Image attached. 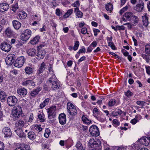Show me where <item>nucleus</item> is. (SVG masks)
Here are the masks:
<instances>
[{
	"label": "nucleus",
	"mask_w": 150,
	"mask_h": 150,
	"mask_svg": "<svg viewBox=\"0 0 150 150\" xmlns=\"http://www.w3.org/2000/svg\"><path fill=\"white\" fill-rule=\"evenodd\" d=\"M67 112L69 115L72 117L76 115L77 110L74 105L71 103L68 102L67 104Z\"/></svg>",
	"instance_id": "obj_1"
},
{
	"label": "nucleus",
	"mask_w": 150,
	"mask_h": 150,
	"mask_svg": "<svg viewBox=\"0 0 150 150\" xmlns=\"http://www.w3.org/2000/svg\"><path fill=\"white\" fill-rule=\"evenodd\" d=\"M32 34L31 31L29 29L24 30L21 35V38L22 40L26 41L30 37Z\"/></svg>",
	"instance_id": "obj_2"
},
{
	"label": "nucleus",
	"mask_w": 150,
	"mask_h": 150,
	"mask_svg": "<svg viewBox=\"0 0 150 150\" xmlns=\"http://www.w3.org/2000/svg\"><path fill=\"white\" fill-rule=\"evenodd\" d=\"M22 109L20 106H16L14 107L12 111L13 116L16 118H18L21 113Z\"/></svg>",
	"instance_id": "obj_3"
},
{
	"label": "nucleus",
	"mask_w": 150,
	"mask_h": 150,
	"mask_svg": "<svg viewBox=\"0 0 150 150\" xmlns=\"http://www.w3.org/2000/svg\"><path fill=\"white\" fill-rule=\"evenodd\" d=\"M18 99L14 96H8L7 98V102L8 105L10 106H13L17 103Z\"/></svg>",
	"instance_id": "obj_4"
},
{
	"label": "nucleus",
	"mask_w": 150,
	"mask_h": 150,
	"mask_svg": "<svg viewBox=\"0 0 150 150\" xmlns=\"http://www.w3.org/2000/svg\"><path fill=\"white\" fill-rule=\"evenodd\" d=\"M25 61V57H19L16 60L14 63V66L16 67L20 68L23 65Z\"/></svg>",
	"instance_id": "obj_5"
},
{
	"label": "nucleus",
	"mask_w": 150,
	"mask_h": 150,
	"mask_svg": "<svg viewBox=\"0 0 150 150\" xmlns=\"http://www.w3.org/2000/svg\"><path fill=\"white\" fill-rule=\"evenodd\" d=\"M101 142L100 140H94L93 139L91 138L88 143V145L91 148H95L97 147V146L100 145Z\"/></svg>",
	"instance_id": "obj_6"
},
{
	"label": "nucleus",
	"mask_w": 150,
	"mask_h": 150,
	"mask_svg": "<svg viewBox=\"0 0 150 150\" xmlns=\"http://www.w3.org/2000/svg\"><path fill=\"white\" fill-rule=\"evenodd\" d=\"M89 132L91 135L93 136H98L99 134L98 128L96 125H93L90 128Z\"/></svg>",
	"instance_id": "obj_7"
},
{
	"label": "nucleus",
	"mask_w": 150,
	"mask_h": 150,
	"mask_svg": "<svg viewBox=\"0 0 150 150\" xmlns=\"http://www.w3.org/2000/svg\"><path fill=\"white\" fill-rule=\"evenodd\" d=\"M15 59V56L14 54H8L5 59L6 64L8 65H11L14 62Z\"/></svg>",
	"instance_id": "obj_8"
},
{
	"label": "nucleus",
	"mask_w": 150,
	"mask_h": 150,
	"mask_svg": "<svg viewBox=\"0 0 150 150\" xmlns=\"http://www.w3.org/2000/svg\"><path fill=\"white\" fill-rule=\"evenodd\" d=\"M12 46L6 42H4L1 45V49L5 52H8L11 49Z\"/></svg>",
	"instance_id": "obj_9"
},
{
	"label": "nucleus",
	"mask_w": 150,
	"mask_h": 150,
	"mask_svg": "<svg viewBox=\"0 0 150 150\" xmlns=\"http://www.w3.org/2000/svg\"><path fill=\"white\" fill-rule=\"evenodd\" d=\"M56 107V106H52L47 109V112L48 113V118L52 116L54 117L55 115Z\"/></svg>",
	"instance_id": "obj_10"
},
{
	"label": "nucleus",
	"mask_w": 150,
	"mask_h": 150,
	"mask_svg": "<svg viewBox=\"0 0 150 150\" xmlns=\"http://www.w3.org/2000/svg\"><path fill=\"white\" fill-rule=\"evenodd\" d=\"M46 54V51L45 50H38L36 58L38 59H42L44 58Z\"/></svg>",
	"instance_id": "obj_11"
},
{
	"label": "nucleus",
	"mask_w": 150,
	"mask_h": 150,
	"mask_svg": "<svg viewBox=\"0 0 150 150\" xmlns=\"http://www.w3.org/2000/svg\"><path fill=\"white\" fill-rule=\"evenodd\" d=\"M17 93L21 96L24 97L27 93V89L24 88H19L17 89Z\"/></svg>",
	"instance_id": "obj_12"
},
{
	"label": "nucleus",
	"mask_w": 150,
	"mask_h": 150,
	"mask_svg": "<svg viewBox=\"0 0 150 150\" xmlns=\"http://www.w3.org/2000/svg\"><path fill=\"white\" fill-rule=\"evenodd\" d=\"M144 8V3L143 2H141L140 3L138 4L135 6L133 7V9L138 12H141Z\"/></svg>",
	"instance_id": "obj_13"
},
{
	"label": "nucleus",
	"mask_w": 150,
	"mask_h": 150,
	"mask_svg": "<svg viewBox=\"0 0 150 150\" xmlns=\"http://www.w3.org/2000/svg\"><path fill=\"white\" fill-rule=\"evenodd\" d=\"M2 132L5 135V137H10L12 134L10 128L8 127H5L3 129Z\"/></svg>",
	"instance_id": "obj_14"
},
{
	"label": "nucleus",
	"mask_w": 150,
	"mask_h": 150,
	"mask_svg": "<svg viewBox=\"0 0 150 150\" xmlns=\"http://www.w3.org/2000/svg\"><path fill=\"white\" fill-rule=\"evenodd\" d=\"M9 8V5L6 3H0V12H3L7 11Z\"/></svg>",
	"instance_id": "obj_15"
},
{
	"label": "nucleus",
	"mask_w": 150,
	"mask_h": 150,
	"mask_svg": "<svg viewBox=\"0 0 150 150\" xmlns=\"http://www.w3.org/2000/svg\"><path fill=\"white\" fill-rule=\"evenodd\" d=\"M59 123L62 125L64 124L66 121V115L64 113H61L59 115Z\"/></svg>",
	"instance_id": "obj_16"
},
{
	"label": "nucleus",
	"mask_w": 150,
	"mask_h": 150,
	"mask_svg": "<svg viewBox=\"0 0 150 150\" xmlns=\"http://www.w3.org/2000/svg\"><path fill=\"white\" fill-rule=\"evenodd\" d=\"M42 88L41 87H38L36 89L32 91L30 93V95L33 97H35L38 95L39 92L42 90Z\"/></svg>",
	"instance_id": "obj_17"
},
{
	"label": "nucleus",
	"mask_w": 150,
	"mask_h": 150,
	"mask_svg": "<svg viewBox=\"0 0 150 150\" xmlns=\"http://www.w3.org/2000/svg\"><path fill=\"white\" fill-rule=\"evenodd\" d=\"M27 16V13L24 11H21L18 14L17 18L20 20L25 19Z\"/></svg>",
	"instance_id": "obj_18"
},
{
	"label": "nucleus",
	"mask_w": 150,
	"mask_h": 150,
	"mask_svg": "<svg viewBox=\"0 0 150 150\" xmlns=\"http://www.w3.org/2000/svg\"><path fill=\"white\" fill-rule=\"evenodd\" d=\"M139 21V18L137 16L132 15V26L136 25Z\"/></svg>",
	"instance_id": "obj_19"
},
{
	"label": "nucleus",
	"mask_w": 150,
	"mask_h": 150,
	"mask_svg": "<svg viewBox=\"0 0 150 150\" xmlns=\"http://www.w3.org/2000/svg\"><path fill=\"white\" fill-rule=\"evenodd\" d=\"M142 24L145 27L148 26L149 24L148 17L147 13H145L144 16H142Z\"/></svg>",
	"instance_id": "obj_20"
},
{
	"label": "nucleus",
	"mask_w": 150,
	"mask_h": 150,
	"mask_svg": "<svg viewBox=\"0 0 150 150\" xmlns=\"http://www.w3.org/2000/svg\"><path fill=\"white\" fill-rule=\"evenodd\" d=\"M12 23L14 28L16 30H18L21 26V23L17 21L14 20Z\"/></svg>",
	"instance_id": "obj_21"
},
{
	"label": "nucleus",
	"mask_w": 150,
	"mask_h": 150,
	"mask_svg": "<svg viewBox=\"0 0 150 150\" xmlns=\"http://www.w3.org/2000/svg\"><path fill=\"white\" fill-rule=\"evenodd\" d=\"M15 131L20 137L23 138L26 137V135L24 133L22 130L21 129H18L17 130H15Z\"/></svg>",
	"instance_id": "obj_22"
},
{
	"label": "nucleus",
	"mask_w": 150,
	"mask_h": 150,
	"mask_svg": "<svg viewBox=\"0 0 150 150\" xmlns=\"http://www.w3.org/2000/svg\"><path fill=\"white\" fill-rule=\"evenodd\" d=\"M60 87V85L58 81H56L53 82L52 88V90L54 91H56L58 90Z\"/></svg>",
	"instance_id": "obj_23"
},
{
	"label": "nucleus",
	"mask_w": 150,
	"mask_h": 150,
	"mask_svg": "<svg viewBox=\"0 0 150 150\" xmlns=\"http://www.w3.org/2000/svg\"><path fill=\"white\" fill-rule=\"evenodd\" d=\"M45 64L43 62L41 64L39 69L37 71V74L39 75L42 73L43 71L45 69Z\"/></svg>",
	"instance_id": "obj_24"
},
{
	"label": "nucleus",
	"mask_w": 150,
	"mask_h": 150,
	"mask_svg": "<svg viewBox=\"0 0 150 150\" xmlns=\"http://www.w3.org/2000/svg\"><path fill=\"white\" fill-rule=\"evenodd\" d=\"M36 51L34 48H31L27 51V53L29 55L33 56L36 54Z\"/></svg>",
	"instance_id": "obj_25"
},
{
	"label": "nucleus",
	"mask_w": 150,
	"mask_h": 150,
	"mask_svg": "<svg viewBox=\"0 0 150 150\" xmlns=\"http://www.w3.org/2000/svg\"><path fill=\"white\" fill-rule=\"evenodd\" d=\"M5 33L8 36H10L13 34V32L11 28L8 27L6 29Z\"/></svg>",
	"instance_id": "obj_26"
},
{
	"label": "nucleus",
	"mask_w": 150,
	"mask_h": 150,
	"mask_svg": "<svg viewBox=\"0 0 150 150\" xmlns=\"http://www.w3.org/2000/svg\"><path fill=\"white\" fill-rule=\"evenodd\" d=\"M105 7L107 11L110 12H111L113 9V5L110 3H109L105 5Z\"/></svg>",
	"instance_id": "obj_27"
},
{
	"label": "nucleus",
	"mask_w": 150,
	"mask_h": 150,
	"mask_svg": "<svg viewBox=\"0 0 150 150\" xmlns=\"http://www.w3.org/2000/svg\"><path fill=\"white\" fill-rule=\"evenodd\" d=\"M28 137L30 139L33 140L35 138L36 135L34 132L33 131L29 132L28 134Z\"/></svg>",
	"instance_id": "obj_28"
},
{
	"label": "nucleus",
	"mask_w": 150,
	"mask_h": 150,
	"mask_svg": "<svg viewBox=\"0 0 150 150\" xmlns=\"http://www.w3.org/2000/svg\"><path fill=\"white\" fill-rule=\"evenodd\" d=\"M40 36L37 35L31 40L30 42L32 45L35 44L38 42Z\"/></svg>",
	"instance_id": "obj_29"
},
{
	"label": "nucleus",
	"mask_w": 150,
	"mask_h": 150,
	"mask_svg": "<svg viewBox=\"0 0 150 150\" xmlns=\"http://www.w3.org/2000/svg\"><path fill=\"white\" fill-rule=\"evenodd\" d=\"M82 120L84 123L87 124H89L91 122V120L88 119L85 115H83Z\"/></svg>",
	"instance_id": "obj_30"
},
{
	"label": "nucleus",
	"mask_w": 150,
	"mask_h": 150,
	"mask_svg": "<svg viewBox=\"0 0 150 150\" xmlns=\"http://www.w3.org/2000/svg\"><path fill=\"white\" fill-rule=\"evenodd\" d=\"M76 146L78 150H85V148L83 147L79 141L77 142Z\"/></svg>",
	"instance_id": "obj_31"
},
{
	"label": "nucleus",
	"mask_w": 150,
	"mask_h": 150,
	"mask_svg": "<svg viewBox=\"0 0 150 150\" xmlns=\"http://www.w3.org/2000/svg\"><path fill=\"white\" fill-rule=\"evenodd\" d=\"M99 114V111L96 108H94L93 110V115L94 117H96L97 119L99 120L98 117Z\"/></svg>",
	"instance_id": "obj_32"
},
{
	"label": "nucleus",
	"mask_w": 150,
	"mask_h": 150,
	"mask_svg": "<svg viewBox=\"0 0 150 150\" xmlns=\"http://www.w3.org/2000/svg\"><path fill=\"white\" fill-rule=\"evenodd\" d=\"M73 11V10L72 9H69L64 15L63 17L64 18H67L72 13Z\"/></svg>",
	"instance_id": "obj_33"
},
{
	"label": "nucleus",
	"mask_w": 150,
	"mask_h": 150,
	"mask_svg": "<svg viewBox=\"0 0 150 150\" xmlns=\"http://www.w3.org/2000/svg\"><path fill=\"white\" fill-rule=\"evenodd\" d=\"M6 94L4 91H1L0 92V98L2 102L6 98Z\"/></svg>",
	"instance_id": "obj_34"
},
{
	"label": "nucleus",
	"mask_w": 150,
	"mask_h": 150,
	"mask_svg": "<svg viewBox=\"0 0 150 150\" xmlns=\"http://www.w3.org/2000/svg\"><path fill=\"white\" fill-rule=\"evenodd\" d=\"M25 71L26 74H30L33 72V69L30 67H26L25 69Z\"/></svg>",
	"instance_id": "obj_35"
},
{
	"label": "nucleus",
	"mask_w": 150,
	"mask_h": 150,
	"mask_svg": "<svg viewBox=\"0 0 150 150\" xmlns=\"http://www.w3.org/2000/svg\"><path fill=\"white\" fill-rule=\"evenodd\" d=\"M149 56V55H148L144 54H141L142 57L147 63L149 62L150 61V59Z\"/></svg>",
	"instance_id": "obj_36"
},
{
	"label": "nucleus",
	"mask_w": 150,
	"mask_h": 150,
	"mask_svg": "<svg viewBox=\"0 0 150 150\" xmlns=\"http://www.w3.org/2000/svg\"><path fill=\"white\" fill-rule=\"evenodd\" d=\"M145 50L146 53L148 55L150 56V45L147 44L145 46Z\"/></svg>",
	"instance_id": "obj_37"
},
{
	"label": "nucleus",
	"mask_w": 150,
	"mask_h": 150,
	"mask_svg": "<svg viewBox=\"0 0 150 150\" xmlns=\"http://www.w3.org/2000/svg\"><path fill=\"white\" fill-rule=\"evenodd\" d=\"M125 98L128 99L130 98L131 96V92L130 90H127L126 92H125Z\"/></svg>",
	"instance_id": "obj_38"
},
{
	"label": "nucleus",
	"mask_w": 150,
	"mask_h": 150,
	"mask_svg": "<svg viewBox=\"0 0 150 150\" xmlns=\"http://www.w3.org/2000/svg\"><path fill=\"white\" fill-rule=\"evenodd\" d=\"M136 103L138 105L142 107L145 106L147 104L145 102L139 100L137 101Z\"/></svg>",
	"instance_id": "obj_39"
},
{
	"label": "nucleus",
	"mask_w": 150,
	"mask_h": 150,
	"mask_svg": "<svg viewBox=\"0 0 150 150\" xmlns=\"http://www.w3.org/2000/svg\"><path fill=\"white\" fill-rule=\"evenodd\" d=\"M124 16L126 18L127 20H130L131 18V13L130 12H127L124 14Z\"/></svg>",
	"instance_id": "obj_40"
},
{
	"label": "nucleus",
	"mask_w": 150,
	"mask_h": 150,
	"mask_svg": "<svg viewBox=\"0 0 150 150\" xmlns=\"http://www.w3.org/2000/svg\"><path fill=\"white\" fill-rule=\"evenodd\" d=\"M116 101L115 99H111L108 102L109 106L110 107L113 106L116 104Z\"/></svg>",
	"instance_id": "obj_41"
},
{
	"label": "nucleus",
	"mask_w": 150,
	"mask_h": 150,
	"mask_svg": "<svg viewBox=\"0 0 150 150\" xmlns=\"http://www.w3.org/2000/svg\"><path fill=\"white\" fill-rule=\"evenodd\" d=\"M50 134V131L49 129L47 128L45 130V133L44 134V136L46 138H47L49 137Z\"/></svg>",
	"instance_id": "obj_42"
},
{
	"label": "nucleus",
	"mask_w": 150,
	"mask_h": 150,
	"mask_svg": "<svg viewBox=\"0 0 150 150\" xmlns=\"http://www.w3.org/2000/svg\"><path fill=\"white\" fill-rule=\"evenodd\" d=\"M11 10L14 12H15L18 8V4L16 3L14 5H12L11 6Z\"/></svg>",
	"instance_id": "obj_43"
},
{
	"label": "nucleus",
	"mask_w": 150,
	"mask_h": 150,
	"mask_svg": "<svg viewBox=\"0 0 150 150\" xmlns=\"http://www.w3.org/2000/svg\"><path fill=\"white\" fill-rule=\"evenodd\" d=\"M56 79V78L55 75H52V77L49 78L48 81L50 83H52V82L55 81Z\"/></svg>",
	"instance_id": "obj_44"
},
{
	"label": "nucleus",
	"mask_w": 150,
	"mask_h": 150,
	"mask_svg": "<svg viewBox=\"0 0 150 150\" xmlns=\"http://www.w3.org/2000/svg\"><path fill=\"white\" fill-rule=\"evenodd\" d=\"M38 119L40 120V121L41 122H43L45 121V118L44 115L38 114Z\"/></svg>",
	"instance_id": "obj_45"
},
{
	"label": "nucleus",
	"mask_w": 150,
	"mask_h": 150,
	"mask_svg": "<svg viewBox=\"0 0 150 150\" xmlns=\"http://www.w3.org/2000/svg\"><path fill=\"white\" fill-rule=\"evenodd\" d=\"M79 45V43L78 41H76L75 42L74 45L73 47V50L74 51H76L77 50Z\"/></svg>",
	"instance_id": "obj_46"
},
{
	"label": "nucleus",
	"mask_w": 150,
	"mask_h": 150,
	"mask_svg": "<svg viewBox=\"0 0 150 150\" xmlns=\"http://www.w3.org/2000/svg\"><path fill=\"white\" fill-rule=\"evenodd\" d=\"M31 80H28L24 81L22 83L23 86H29L30 85Z\"/></svg>",
	"instance_id": "obj_47"
},
{
	"label": "nucleus",
	"mask_w": 150,
	"mask_h": 150,
	"mask_svg": "<svg viewBox=\"0 0 150 150\" xmlns=\"http://www.w3.org/2000/svg\"><path fill=\"white\" fill-rule=\"evenodd\" d=\"M147 141V139L145 137H143L138 140L139 142L142 143V144H143L144 142H146Z\"/></svg>",
	"instance_id": "obj_48"
},
{
	"label": "nucleus",
	"mask_w": 150,
	"mask_h": 150,
	"mask_svg": "<svg viewBox=\"0 0 150 150\" xmlns=\"http://www.w3.org/2000/svg\"><path fill=\"white\" fill-rule=\"evenodd\" d=\"M125 56H128V59L130 62L131 61V56L130 55H129V53L127 51L123 54Z\"/></svg>",
	"instance_id": "obj_49"
},
{
	"label": "nucleus",
	"mask_w": 150,
	"mask_h": 150,
	"mask_svg": "<svg viewBox=\"0 0 150 150\" xmlns=\"http://www.w3.org/2000/svg\"><path fill=\"white\" fill-rule=\"evenodd\" d=\"M76 16L78 18H82L83 16V13L81 11H78L76 13Z\"/></svg>",
	"instance_id": "obj_50"
},
{
	"label": "nucleus",
	"mask_w": 150,
	"mask_h": 150,
	"mask_svg": "<svg viewBox=\"0 0 150 150\" xmlns=\"http://www.w3.org/2000/svg\"><path fill=\"white\" fill-rule=\"evenodd\" d=\"M21 147H23L24 149H25V150H29L30 148V146L28 145L24 144H22Z\"/></svg>",
	"instance_id": "obj_51"
},
{
	"label": "nucleus",
	"mask_w": 150,
	"mask_h": 150,
	"mask_svg": "<svg viewBox=\"0 0 150 150\" xmlns=\"http://www.w3.org/2000/svg\"><path fill=\"white\" fill-rule=\"evenodd\" d=\"M117 111V113L119 115H125V113L124 112H123L120 109H118L116 110Z\"/></svg>",
	"instance_id": "obj_52"
},
{
	"label": "nucleus",
	"mask_w": 150,
	"mask_h": 150,
	"mask_svg": "<svg viewBox=\"0 0 150 150\" xmlns=\"http://www.w3.org/2000/svg\"><path fill=\"white\" fill-rule=\"evenodd\" d=\"M138 116H136L134 118L132 119V124L133 125L135 124L138 121V120L137 119Z\"/></svg>",
	"instance_id": "obj_53"
},
{
	"label": "nucleus",
	"mask_w": 150,
	"mask_h": 150,
	"mask_svg": "<svg viewBox=\"0 0 150 150\" xmlns=\"http://www.w3.org/2000/svg\"><path fill=\"white\" fill-rule=\"evenodd\" d=\"M86 51V49L83 46L82 47V49H80L78 51V53H85V52Z\"/></svg>",
	"instance_id": "obj_54"
},
{
	"label": "nucleus",
	"mask_w": 150,
	"mask_h": 150,
	"mask_svg": "<svg viewBox=\"0 0 150 150\" xmlns=\"http://www.w3.org/2000/svg\"><path fill=\"white\" fill-rule=\"evenodd\" d=\"M112 122L115 126H118L120 125V122H118L117 119H114Z\"/></svg>",
	"instance_id": "obj_55"
},
{
	"label": "nucleus",
	"mask_w": 150,
	"mask_h": 150,
	"mask_svg": "<svg viewBox=\"0 0 150 150\" xmlns=\"http://www.w3.org/2000/svg\"><path fill=\"white\" fill-rule=\"evenodd\" d=\"M87 32V28H83L81 30V33L83 34H86Z\"/></svg>",
	"instance_id": "obj_56"
},
{
	"label": "nucleus",
	"mask_w": 150,
	"mask_h": 150,
	"mask_svg": "<svg viewBox=\"0 0 150 150\" xmlns=\"http://www.w3.org/2000/svg\"><path fill=\"white\" fill-rule=\"evenodd\" d=\"M80 5L79 2V1H76L74 4L72 5V6L74 7L79 6Z\"/></svg>",
	"instance_id": "obj_57"
},
{
	"label": "nucleus",
	"mask_w": 150,
	"mask_h": 150,
	"mask_svg": "<svg viewBox=\"0 0 150 150\" xmlns=\"http://www.w3.org/2000/svg\"><path fill=\"white\" fill-rule=\"evenodd\" d=\"M132 147L133 149H135L138 150L139 149L138 144L136 143L134 144Z\"/></svg>",
	"instance_id": "obj_58"
},
{
	"label": "nucleus",
	"mask_w": 150,
	"mask_h": 150,
	"mask_svg": "<svg viewBox=\"0 0 150 150\" xmlns=\"http://www.w3.org/2000/svg\"><path fill=\"white\" fill-rule=\"evenodd\" d=\"M146 69L147 74L149 75H150V66H146Z\"/></svg>",
	"instance_id": "obj_59"
},
{
	"label": "nucleus",
	"mask_w": 150,
	"mask_h": 150,
	"mask_svg": "<svg viewBox=\"0 0 150 150\" xmlns=\"http://www.w3.org/2000/svg\"><path fill=\"white\" fill-rule=\"evenodd\" d=\"M24 124V121L23 120H20L18 121V125L22 127L23 126Z\"/></svg>",
	"instance_id": "obj_60"
},
{
	"label": "nucleus",
	"mask_w": 150,
	"mask_h": 150,
	"mask_svg": "<svg viewBox=\"0 0 150 150\" xmlns=\"http://www.w3.org/2000/svg\"><path fill=\"white\" fill-rule=\"evenodd\" d=\"M50 100V99L49 98H46L45 99V100L43 101L45 103V104L46 105H48V103L49 102V101Z\"/></svg>",
	"instance_id": "obj_61"
},
{
	"label": "nucleus",
	"mask_w": 150,
	"mask_h": 150,
	"mask_svg": "<svg viewBox=\"0 0 150 150\" xmlns=\"http://www.w3.org/2000/svg\"><path fill=\"white\" fill-rule=\"evenodd\" d=\"M4 145L3 142H0V150H3L4 149Z\"/></svg>",
	"instance_id": "obj_62"
},
{
	"label": "nucleus",
	"mask_w": 150,
	"mask_h": 150,
	"mask_svg": "<svg viewBox=\"0 0 150 150\" xmlns=\"http://www.w3.org/2000/svg\"><path fill=\"white\" fill-rule=\"evenodd\" d=\"M115 149L116 150H124V148L122 146H120V147L118 146H116L115 148Z\"/></svg>",
	"instance_id": "obj_63"
},
{
	"label": "nucleus",
	"mask_w": 150,
	"mask_h": 150,
	"mask_svg": "<svg viewBox=\"0 0 150 150\" xmlns=\"http://www.w3.org/2000/svg\"><path fill=\"white\" fill-rule=\"evenodd\" d=\"M94 149H92L91 150H101L102 147L100 145L97 146L96 148H94Z\"/></svg>",
	"instance_id": "obj_64"
}]
</instances>
